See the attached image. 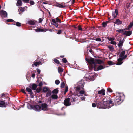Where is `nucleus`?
<instances>
[{
  "mask_svg": "<svg viewBox=\"0 0 133 133\" xmlns=\"http://www.w3.org/2000/svg\"><path fill=\"white\" fill-rule=\"evenodd\" d=\"M96 41H101V39L100 38H97L95 39Z\"/></svg>",
  "mask_w": 133,
  "mask_h": 133,
  "instance_id": "052dcab7",
  "label": "nucleus"
},
{
  "mask_svg": "<svg viewBox=\"0 0 133 133\" xmlns=\"http://www.w3.org/2000/svg\"><path fill=\"white\" fill-rule=\"evenodd\" d=\"M107 91L109 92H112L113 91L111 89L109 88H108L107 89Z\"/></svg>",
  "mask_w": 133,
  "mask_h": 133,
  "instance_id": "49530a36",
  "label": "nucleus"
},
{
  "mask_svg": "<svg viewBox=\"0 0 133 133\" xmlns=\"http://www.w3.org/2000/svg\"><path fill=\"white\" fill-rule=\"evenodd\" d=\"M16 23V24H14V25H15L17 26L18 27H20L21 26V23L18 22H14Z\"/></svg>",
  "mask_w": 133,
  "mask_h": 133,
  "instance_id": "c9c22d12",
  "label": "nucleus"
},
{
  "mask_svg": "<svg viewBox=\"0 0 133 133\" xmlns=\"http://www.w3.org/2000/svg\"><path fill=\"white\" fill-rule=\"evenodd\" d=\"M0 15L2 18H6L7 16V13L5 11L1 10L0 11Z\"/></svg>",
  "mask_w": 133,
  "mask_h": 133,
  "instance_id": "6e6552de",
  "label": "nucleus"
},
{
  "mask_svg": "<svg viewBox=\"0 0 133 133\" xmlns=\"http://www.w3.org/2000/svg\"><path fill=\"white\" fill-rule=\"evenodd\" d=\"M108 48L111 51L113 52L114 51V48L112 46H108Z\"/></svg>",
  "mask_w": 133,
  "mask_h": 133,
  "instance_id": "f704fd0d",
  "label": "nucleus"
},
{
  "mask_svg": "<svg viewBox=\"0 0 133 133\" xmlns=\"http://www.w3.org/2000/svg\"><path fill=\"white\" fill-rule=\"evenodd\" d=\"M63 62L64 63H66L67 62V61L66 58H64L62 59Z\"/></svg>",
  "mask_w": 133,
  "mask_h": 133,
  "instance_id": "c03bdc74",
  "label": "nucleus"
},
{
  "mask_svg": "<svg viewBox=\"0 0 133 133\" xmlns=\"http://www.w3.org/2000/svg\"><path fill=\"white\" fill-rule=\"evenodd\" d=\"M95 102L96 103V101H95ZM96 103L95 104V103H92V107H96Z\"/></svg>",
  "mask_w": 133,
  "mask_h": 133,
  "instance_id": "bf43d9fd",
  "label": "nucleus"
},
{
  "mask_svg": "<svg viewBox=\"0 0 133 133\" xmlns=\"http://www.w3.org/2000/svg\"><path fill=\"white\" fill-rule=\"evenodd\" d=\"M88 60L89 63L95 65V59H94V58H91L88 59Z\"/></svg>",
  "mask_w": 133,
  "mask_h": 133,
  "instance_id": "f3484780",
  "label": "nucleus"
},
{
  "mask_svg": "<svg viewBox=\"0 0 133 133\" xmlns=\"http://www.w3.org/2000/svg\"><path fill=\"white\" fill-rule=\"evenodd\" d=\"M35 3L32 0H31L30 2V4L31 5H33Z\"/></svg>",
  "mask_w": 133,
  "mask_h": 133,
  "instance_id": "5fc2aeb1",
  "label": "nucleus"
},
{
  "mask_svg": "<svg viewBox=\"0 0 133 133\" xmlns=\"http://www.w3.org/2000/svg\"><path fill=\"white\" fill-rule=\"evenodd\" d=\"M61 33V30H58L57 34H60Z\"/></svg>",
  "mask_w": 133,
  "mask_h": 133,
  "instance_id": "0e129e2a",
  "label": "nucleus"
},
{
  "mask_svg": "<svg viewBox=\"0 0 133 133\" xmlns=\"http://www.w3.org/2000/svg\"><path fill=\"white\" fill-rule=\"evenodd\" d=\"M52 92L51 90L49 89L46 95V97H48L51 94Z\"/></svg>",
  "mask_w": 133,
  "mask_h": 133,
  "instance_id": "bb28decb",
  "label": "nucleus"
},
{
  "mask_svg": "<svg viewBox=\"0 0 133 133\" xmlns=\"http://www.w3.org/2000/svg\"><path fill=\"white\" fill-rule=\"evenodd\" d=\"M7 105V104L5 103V101H0V107H6Z\"/></svg>",
  "mask_w": 133,
  "mask_h": 133,
  "instance_id": "ddd939ff",
  "label": "nucleus"
},
{
  "mask_svg": "<svg viewBox=\"0 0 133 133\" xmlns=\"http://www.w3.org/2000/svg\"><path fill=\"white\" fill-rule=\"evenodd\" d=\"M42 64L41 63V62L40 61H39L38 62H34V64H32V66H34V65H35L37 66L38 65H41Z\"/></svg>",
  "mask_w": 133,
  "mask_h": 133,
  "instance_id": "aec40b11",
  "label": "nucleus"
},
{
  "mask_svg": "<svg viewBox=\"0 0 133 133\" xmlns=\"http://www.w3.org/2000/svg\"><path fill=\"white\" fill-rule=\"evenodd\" d=\"M28 23L30 25H35V23L33 21L30 20L28 22Z\"/></svg>",
  "mask_w": 133,
  "mask_h": 133,
  "instance_id": "a878e982",
  "label": "nucleus"
},
{
  "mask_svg": "<svg viewBox=\"0 0 133 133\" xmlns=\"http://www.w3.org/2000/svg\"><path fill=\"white\" fill-rule=\"evenodd\" d=\"M34 105H32L30 104H28L27 107L28 108L30 109H33Z\"/></svg>",
  "mask_w": 133,
  "mask_h": 133,
  "instance_id": "2f4dec72",
  "label": "nucleus"
},
{
  "mask_svg": "<svg viewBox=\"0 0 133 133\" xmlns=\"http://www.w3.org/2000/svg\"><path fill=\"white\" fill-rule=\"evenodd\" d=\"M58 71L59 73L61 74L63 71V69L61 67H59L58 68Z\"/></svg>",
  "mask_w": 133,
  "mask_h": 133,
  "instance_id": "cd10ccee",
  "label": "nucleus"
},
{
  "mask_svg": "<svg viewBox=\"0 0 133 133\" xmlns=\"http://www.w3.org/2000/svg\"><path fill=\"white\" fill-rule=\"evenodd\" d=\"M43 85L42 82H41L39 83L38 86L40 87L42 86Z\"/></svg>",
  "mask_w": 133,
  "mask_h": 133,
  "instance_id": "e2e57ef3",
  "label": "nucleus"
},
{
  "mask_svg": "<svg viewBox=\"0 0 133 133\" xmlns=\"http://www.w3.org/2000/svg\"><path fill=\"white\" fill-rule=\"evenodd\" d=\"M85 91L84 90L80 91L79 93L80 95H82L84 94Z\"/></svg>",
  "mask_w": 133,
  "mask_h": 133,
  "instance_id": "864d4df0",
  "label": "nucleus"
},
{
  "mask_svg": "<svg viewBox=\"0 0 133 133\" xmlns=\"http://www.w3.org/2000/svg\"><path fill=\"white\" fill-rule=\"evenodd\" d=\"M122 51L119 55V58L117 60V62L116 64L118 65H121L123 63L122 61L123 60L125 59L127 57V55H124L125 53V51L122 50Z\"/></svg>",
  "mask_w": 133,
  "mask_h": 133,
  "instance_id": "7ed1b4c3",
  "label": "nucleus"
},
{
  "mask_svg": "<svg viewBox=\"0 0 133 133\" xmlns=\"http://www.w3.org/2000/svg\"><path fill=\"white\" fill-rule=\"evenodd\" d=\"M37 85L36 84H33L32 85V86H30V87L31 88H32L33 90H35L37 87Z\"/></svg>",
  "mask_w": 133,
  "mask_h": 133,
  "instance_id": "6ab92c4d",
  "label": "nucleus"
},
{
  "mask_svg": "<svg viewBox=\"0 0 133 133\" xmlns=\"http://www.w3.org/2000/svg\"><path fill=\"white\" fill-rule=\"evenodd\" d=\"M26 90L28 92H29V93L31 92V93H32V91L31 90V89L29 88L28 87H27L26 88Z\"/></svg>",
  "mask_w": 133,
  "mask_h": 133,
  "instance_id": "4c0bfd02",
  "label": "nucleus"
},
{
  "mask_svg": "<svg viewBox=\"0 0 133 133\" xmlns=\"http://www.w3.org/2000/svg\"><path fill=\"white\" fill-rule=\"evenodd\" d=\"M43 20V19L42 18H39V23H41L42 22Z\"/></svg>",
  "mask_w": 133,
  "mask_h": 133,
  "instance_id": "338daca9",
  "label": "nucleus"
},
{
  "mask_svg": "<svg viewBox=\"0 0 133 133\" xmlns=\"http://www.w3.org/2000/svg\"><path fill=\"white\" fill-rule=\"evenodd\" d=\"M113 22L115 24H116L118 25L121 24L122 22V21L118 19H117L116 21H114Z\"/></svg>",
  "mask_w": 133,
  "mask_h": 133,
  "instance_id": "4468645a",
  "label": "nucleus"
},
{
  "mask_svg": "<svg viewBox=\"0 0 133 133\" xmlns=\"http://www.w3.org/2000/svg\"><path fill=\"white\" fill-rule=\"evenodd\" d=\"M82 100H85V97H80Z\"/></svg>",
  "mask_w": 133,
  "mask_h": 133,
  "instance_id": "69168bd1",
  "label": "nucleus"
},
{
  "mask_svg": "<svg viewBox=\"0 0 133 133\" xmlns=\"http://www.w3.org/2000/svg\"><path fill=\"white\" fill-rule=\"evenodd\" d=\"M55 83L56 85L59 84L60 83V81L58 80H56L55 81Z\"/></svg>",
  "mask_w": 133,
  "mask_h": 133,
  "instance_id": "8fccbe9b",
  "label": "nucleus"
},
{
  "mask_svg": "<svg viewBox=\"0 0 133 133\" xmlns=\"http://www.w3.org/2000/svg\"><path fill=\"white\" fill-rule=\"evenodd\" d=\"M19 10L22 12H24V8L21 7L20 9Z\"/></svg>",
  "mask_w": 133,
  "mask_h": 133,
  "instance_id": "6e6d98bb",
  "label": "nucleus"
},
{
  "mask_svg": "<svg viewBox=\"0 0 133 133\" xmlns=\"http://www.w3.org/2000/svg\"><path fill=\"white\" fill-rule=\"evenodd\" d=\"M59 90L57 89H54L52 91V93L57 94Z\"/></svg>",
  "mask_w": 133,
  "mask_h": 133,
  "instance_id": "7c9ffc66",
  "label": "nucleus"
},
{
  "mask_svg": "<svg viewBox=\"0 0 133 133\" xmlns=\"http://www.w3.org/2000/svg\"><path fill=\"white\" fill-rule=\"evenodd\" d=\"M48 30V29H43L42 28H37L35 29V31L36 32H45Z\"/></svg>",
  "mask_w": 133,
  "mask_h": 133,
  "instance_id": "f8f14e48",
  "label": "nucleus"
},
{
  "mask_svg": "<svg viewBox=\"0 0 133 133\" xmlns=\"http://www.w3.org/2000/svg\"><path fill=\"white\" fill-rule=\"evenodd\" d=\"M68 89V86L67 85L65 87V91L64 92V94L65 95L66 94V93L67 92Z\"/></svg>",
  "mask_w": 133,
  "mask_h": 133,
  "instance_id": "e433bc0d",
  "label": "nucleus"
},
{
  "mask_svg": "<svg viewBox=\"0 0 133 133\" xmlns=\"http://www.w3.org/2000/svg\"><path fill=\"white\" fill-rule=\"evenodd\" d=\"M124 42V41L123 40H121L119 41V43L118 44V47H119L120 49L121 50H122L123 49L122 48V46L123 45V43Z\"/></svg>",
  "mask_w": 133,
  "mask_h": 133,
  "instance_id": "2eb2a0df",
  "label": "nucleus"
},
{
  "mask_svg": "<svg viewBox=\"0 0 133 133\" xmlns=\"http://www.w3.org/2000/svg\"><path fill=\"white\" fill-rule=\"evenodd\" d=\"M40 106L41 107V110H42L44 111H47L49 110L48 107V105L46 103H44L42 104Z\"/></svg>",
  "mask_w": 133,
  "mask_h": 133,
  "instance_id": "423d86ee",
  "label": "nucleus"
},
{
  "mask_svg": "<svg viewBox=\"0 0 133 133\" xmlns=\"http://www.w3.org/2000/svg\"><path fill=\"white\" fill-rule=\"evenodd\" d=\"M123 95L122 94H119L118 95L114 98V99L110 98V97H108L109 103L110 107L113 106L114 104L116 105H119L121 104L123 101V99L122 98Z\"/></svg>",
  "mask_w": 133,
  "mask_h": 133,
  "instance_id": "f257e3e1",
  "label": "nucleus"
},
{
  "mask_svg": "<svg viewBox=\"0 0 133 133\" xmlns=\"http://www.w3.org/2000/svg\"><path fill=\"white\" fill-rule=\"evenodd\" d=\"M96 102H99L100 101H102L103 100L105 99H103L101 97V96H97L95 97Z\"/></svg>",
  "mask_w": 133,
  "mask_h": 133,
  "instance_id": "9b49d317",
  "label": "nucleus"
},
{
  "mask_svg": "<svg viewBox=\"0 0 133 133\" xmlns=\"http://www.w3.org/2000/svg\"><path fill=\"white\" fill-rule=\"evenodd\" d=\"M107 63L108 65H112L114 64L113 62L111 61H108Z\"/></svg>",
  "mask_w": 133,
  "mask_h": 133,
  "instance_id": "ea45409f",
  "label": "nucleus"
},
{
  "mask_svg": "<svg viewBox=\"0 0 133 133\" xmlns=\"http://www.w3.org/2000/svg\"><path fill=\"white\" fill-rule=\"evenodd\" d=\"M22 4V3L21 0H18L16 3V5L18 6H21Z\"/></svg>",
  "mask_w": 133,
  "mask_h": 133,
  "instance_id": "412c9836",
  "label": "nucleus"
},
{
  "mask_svg": "<svg viewBox=\"0 0 133 133\" xmlns=\"http://www.w3.org/2000/svg\"><path fill=\"white\" fill-rule=\"evenodd\" d=\"M103 26L104 27H105L107 26V24L106 22H103L102 23Z\"/></svg>",
  "mask_w": 133,
  "mask_h": 133,
  "instance_id": "a18cd8bd",
  "label": "nucleus"
},
{
  "mask_svg": "<svg viewBox=\"0 0 133 133\" xmlns=\"http://www.w3.org/2000/svg\"><path fill=\"white\" fill-rule=\"evenodd\" d=\"M79 86H77L76 88V91H79L80 89V86L81 87L82 89H84V88H83L84 87V82L82 81H80L78 83Z\"/></svg>",
  "mask_w": 133,
  "mask_h": 133,
  "instance_id": "39448f33",
  "label": "nucleus"
},
{
  "mask_svg": "<svg viewBox=\"0 0 133 133\" xmlns=\"http://www.w3.org/2000/svg\"><path fill=\"white\" fill-rule=\"evenodd\" d=\"M57 6L61 8H64L65 7V6H63L61 4H58L57 5Z\"/></svg>",
  "mask_w": 133,
  "mask_h": 133,
  "instance_id": "a19ab883",
  "label": "nucleus"
},
{
  "mask_svg": "<svg viewBox=\"0 0 133 133\" xmlns=\"http://www.w3.org/2000/svg\"><path fill=\"white\" fill-rule=\"evenodd\" d=\"M118 14V11L117 9H116L115 11H113L112 12V16L113 17V19H114L116 18Z\"/></svg>",
  "mask_w": 133,
  "mask_h": 133,
  "instance_id": "9d476101",
  "label": "nucleus"
},
{
  "mask_svg": "<svg viewBox=\"0 0 133 133\" xmlns=\"http://www.w3.org/2000/svg\"><path fill=\"white\" fill-rule=\"evenodd\" d=\"M95 65L97 64H101L103 62V61L101 60L95 59Z\"/></svg>",
  "mask_w": 133,
  "mask_h": 133,
  "instance_id": "4be33fe9",
  "label": "nucleus"
},
{
  "mask_svg": "<svg viewBox=\"0 0 133 133\" xmlns=\"http://www.w3.org/2000/svg\"><path fill=\"white\" fill-rule=\"evenodd\" d=\"M15 22V21H14L13 20L11 19H7L6 22L5 23H7V22Z\"/></svg>",
  "mask_w": 133,
  "mask_h": 133,
  "instance_id": "473e14b6",
  "label": "nucleus"
},
{
  "mask_svg": "<svg viewBox=\"0 0 133 133\" xmlns=\"http://www.w3.org/2000/svg\"><path fill=\"white\" fill-rule=\"evenodd\" d=\"M70 97V99L71 102H73L76 101L77 96L76 94L74 93L71 94Z\"/></svg>",
  "mask_w": 133,
  "mask_h": 133,
  "instance_id": "20e7f679",
  "label": "nucleus"
},
{
  "mask_svg": "<svg viewBox=\"0 0 133 133\" xmlns=\"http://www.w3.org/2000/svg\"><path fill=\"white\" fill-rule=\"evenodd\" d=\"M70 98H66L64 101V104L66 106H68L71 105V102H70Z\"/></svg>",
  "mask_w": 133,
  "mask_h": 133,
  "instance_id": "0eeeda50",
  "label": "nucleus"
},
{
  "mask_svg": "<svg viewBox=\"0 0 133 133\" xmlns=\"http://www.w3.org/2000/svg\"><path fill=\"white\" fill-rule=\"evenodd\" d=\"M51 97L53 99H57L58 96L57 94H53L51 96Z\"/></svg>",
  "mask_w": 133,
  "mask_h": 133,
  "instance_id": "b1692460",
  "label": "nucleus"
},
{
  "mask_svg": "<svg viewBox=\"0 0 133 133\" xmlns=\"http://www.w3.org/2000/svg\"><path fill=\"white\" fill-rule=\"evenodd\" d=\"M125 31L124 29H120L117 30H116L117 32H118L119 33H122L124 32Z\"/></svg>",
  "mask_w": 133,
  "mask_h": 133,
  "instance_id": "72a5a7b5",
  "label": "nucleus"
},
{
  "mask_svg": "<svg viewBox=\"0 0 133 133\" xmlns=\"http://www.w3.org/2000/svg\"><path fill=\"white\" fill-rule=\"evenodd\" d=\"M23 2L26 3H28L29 2L30 0H22Z\"/></svg>",
  "mask_w": 133,
  "mask_h": 133,
  "instance_id": "09e8293b",
  "label": "nucleus"
},
{
  "mask_svg": "<svg viewBox=\"0 0 133 133\" xmlns=\"http://www.w3.org/2000/svg\"><path fill=\"white\" fill-rule=\"evenodd\" d=\"M104 68V67L103 65H100L97 67V70H100Z\"/></svg>",
  "mask_w": 133,
  "mask_h": 133,
  "instance_id": "c756f323",
  "label": "nucleus"
},
{
  "mask_svg": "<svg viewBox=\"0 0 133 133\" xmlns=\"http://www.w3.org/2000/svg\"><path fill=\"white\" fill-rule=\"evenodd\" d=\"M98 94H102L103 95H105V90L104 89H102L101 90L98 91Z\"/></svg>",
  "mask_w": 133,
  "mask_h": 133,
  "instance_id": "393cba45",
  "label": "nucleus"
},
{
  "mask_svg": "<svg viewBox=\"0 0 133 133\" xmlns=\"http://www.w3.org/2000/svg\"><path fill=\"white\" fill-rule=\"evenodd\" d=\"M36 90V91L37 93H39L41 90V88H38Z\"/></svg>",
  "mask_w": 133,
  "mask_h": 133,
  "instance_id": "79ce46f5",
  "label": "nucleus"
},
{
  "mask_svg": "<svg viewBox=\"0 0 133 133\" xmlns=\"http://www.w3.org/2000/svg\"><path fill=\"white\" fill-rule=\"evenodd\" d=\"M107 98L106 100L104 101L103 102L102 101L96 102V106L98 108L106 109L110 108L109 103L108 102V97Z\"/></svg>",
  "mask_w": 133,
  "mask_h": 133,
  "instance_id": "f03ea898",
  "label": "nucleus"
},
{
  "mask_svg": "<svg viewBox=\"0 0 133 133\" xmlns=\"http://www.w3.org/2000/svg\"><path fill=\"white\" fill-rule=\"evenodd\" d=\"M21 92L24 94H26V92L25 91V90L24 89H22L21 90Z\"/></svg>",
  "mask_w": 133,
  "mask_h": 133,
  "instance_id": "774afa93",
  "label": "nucleus"
},
{
  "mask_svg": "<svg viewBox=\"0 0 133 133\" xmlns=\"http://www.w3.org/2000/svg\"><path fill=\"white\" fill-rule=\"evenodd\" d=\"M129 28H131L133 26V21L130 22V25H128Z\"/></svg>",
  "mask_w": 133,
  "mask_h": 133,
  "instance_id": "de8ad7c7",
  "label": "nucleus"
},
{
  "mask_svg": "<svg viewBox=\"0 0 133 133\" xmlns=\"http://www.w3.org/2000/svg\"><path fill=\"white\" fill-rule=\"evenodd\" d=\"M33 109L37 111H41V107L38 105H34Z\"/></svg>",
  "mask_w": 133,
  "mask_h": 133,
  "instance_id": "1a4fd4ad",
  "label": "nucleus"
},
{
  "mask_svg": "<svg viewBox=\"0 0 133 133\" xmlns=\"http://www.w3.org/2000/svg\"><path fill=\"white\" fill-rule=\"evenodd\" d=\"M52 22L53 23V25H54L56 27L58 28H59V27H58V24L56 22L55 19H52Z\"/></svg>",
  "mask_w": 133,
  "mask_h": 133,
  "instance_id": "a211bd4d",
  "label": "nucleus"
},
{
  "mask_svg": "<svg viewBox=\"0 0 133 133\" xmlns=\"http://www.w3.org/2000/svg\"><path fill=\"white\" fill-rule=\"evenodd\" d=\"M65 84L64 82H62L61 84L60 87L61 88H63L64 87Z\"/></svg>",
  "mask_w": 133,
  "mask_h": 133,
  "instance_id": "58836bf2",
  "label": "nucleus"
},
{
  "mask_svg": "<svg viewBox=\"0 0 133 133\" xmlns=\"http://www.w3.org/2000/svg\"><path fill=\"white\" fill-rule=\"evenodd\" d=\"M94 77H91V76H90L89 77L88 79L90 80H93V78Z\"/></svg>",
  "mask_w": 133,
  "mask_h": 133,
  "instance_id": "680f3d73",
  "label": "nucleus"
},
{
  "mask_svg": "<svg viewBox=\"0 0 133 133\" xmlns=\"http://www.w3.org/2000/svg\"><path fill=\"white\" fill-rule=\"evenodd\" d=\"M107 38L108 40L111 41L114 40L113 38L108 37H107Z\"/></svg>",
  "mask_w": 133,
  "mask_h": 133,
  "instance_id": "3c124183",
  "label": "nucleus"
},
{
  "mask_svg": "<svg viewBox=\"0 0 133 133\" xmlns=\"http://www.w3.org/2000/svg\"><path fill=\"white\" fill-rule=\"evenodd\" d=\"M30 96L32 98H33L34 97V94L33 92H32V93H31V92L30 93Z\"/></svg>",
  "mask_w": 133,
  "mask_h": 133,
  "instance_id": "4d7b16f0",
  "label": "nucleus"
},
{
  "mask_svg": "<svg viewBox=\"0 0 133 133\" xmlns=\"http://www.w3.org/2000/svg\"><path fill=\"white\" fill-rule=\"evenodd\" d=\"M110 43L111 44L115 45L116 44V42L113 40H112L111 41Z\"/></svg>",
  "mask_w": 133,
  "mask_h": 133,
  "instance_id": "603ef678",
  "label": "nucleus"
},
{
  "mask_svg": "<svg viewBox=\"0 0 133 133\" xmlns=\"http://www.w3.org/2000/svg\"><path fill=\"white\" fill-rule=\"evenodd\" d=\"M132 31H125L124 33H123L122 34L125 35L127 36H128L132 34Z\"/></svg>",
  "mask_w": 133,
  "mask_h": 133,
  "instance_id": "dca6fc26",
  "label": "nucleus"
},
{
  "mask_svg": "<svg viewBox=\"0 0 133 133\" xmlns=\"http://www.w3.org/2000/svg\"><path fill=\"white\" fill-rule=\"evenodd\" d=\"M50 89L49 88L46 87H44L43 88V92L44 93H45L47 92Z\"/></svg>",
  "mask_w": 133,
  "mask_h": 133,
  "instance_id": "5701e85b",
  "label": "nucleus"
},
{
  "mask_svg": "<svg viewBox=\"0 0 133 133\" xmlns=\"http://www.w3.org/2000/svg\"><path fill=\"white\" fill-rule=\"evenodd\" d=\"M78 29L79 30H82V28L80 25H79L78 26Z\"/></svg>",
  "mask_w": 133,
  "mask_h": 133,
  "instance_id": "13d9d810",
  "label": "nucleus"
},
{
  "mask_svg": "<svg viewBox=\"0 0 133 133\" xmlns=\"http://www.w3.org/2000/svg\"><path fill=\"white\" fill-rule=\"evenodd\" d=\"M53 61L56 63L57 64H60V65H61V64L60 63L59 61L58 60L56 59L55 58H54L53 60Z\"/></svg>",
  "mask_w": 133,
  "mask_h": 133,
  "instance_id": "c85d7f7f",
  "label": "nucleus"
},
{
  "mask_svg": "<svg viewBox=\"0 0 133 133\" xmlns=\"http://www.w3.org/2000/svg\"><path fill=\"white\" fill-rule=\"evenodd\" d=\"M55 20L57 22L61 23V19L59 18L58 17L56 18Z\"/></svg>",
  "mask_w": 133,
  "mask_h": 133,
  "instance_id": "37998d69",
  "label": "nucleus"
}]
</instances>
